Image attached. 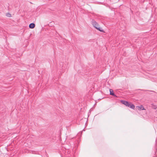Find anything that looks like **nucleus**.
Returning <instances> with one entry per match:
<instances>
[{"instance_id": "nucleus-1", "label": "nucleus", "mask_w": 157, "mask_h": 157, "mask_svg": "<svg viewBox=\"0 0 157 157\" xmlns=\"http://www.w3.org/2000/svg\"><path fill=\"white\" fill-rule=\"evenodd\" d=\"M92 24L93 26L98 30L101 32H103V30L99 27V25L94 20H92L91 21Z\"/></svg>"}, {"instance_id": "nucleus-2", "label": "nucleus", "mask_w": 157, "mask_h": 157, "mask_svg": "<svg viewBox=\"0 0 157 157\" xmlns=\"http://www.w3.org/2000/svg\"><path fill=\"white\" fill-rule=\"evenodd\" d=\"M121 102L122 104L125 105L126 106H128L130 108H131L132 109H134V108L135 106L133 105L130 104L127 101L121 100Z\"/></svg>"}, {"instance_id": "nucleus-3", "label": "nucleus", "mask_w": 157, "mask_h": 157, "mask_svg": "<svg viewBox=\"0 0 157 157\" xmlns=\"http://www.w3.org/2000/svg\"><path fill=\"white\" fill-rule=\"evenodd\" d=\"M138 110H140V111L142 110L144 111L143 113H146V111L145 109L144 108V106L142 105H141L139 106H138Z\"/></svg>"}, {"instance_id": "nucleus-4", "label": "nucleus", "mask_w": 157, "mask_h": 157, "mask_svg": "<svg viewBox=\"0 0 157 157\" xmlns=\"http://www.w3.org/2000/svg\"><path fill=\"white\" fill-rule=\"evenodd\" d=\"M35 24L33 23L30 24L29 25V28L31 29H33L35 27Z\"/></svg>"}, {"instance_id": "nucleus-5", "label": "nucleus", "mask_w": 157, "mask_h": 157, "mask_svg": "<svg viewBox=\"0 0 157 157\" xmlns=\"http://www.w3.org/2000/svg\"><path fill=\"white\" fill-rule=\"evenodd\" d=\"M109 91L110 95L113 96H114L116 97V96L113 93V91L112 90L110 89L109 90Z\"/></svg>"}, {"instance_id": "nucleus-6", "label": "nucleus", "mask_w": 157, "mask_h": 157, "mask_svg": "<svg viewBox=\"0 0 157 157\" xmlns=\"http://www.w3.org/2000/svg\"><path fill=\"white\" fill-rule=\"evenodd\" d=\"M7 16V17H10L11 16V14H10V13H8V14H7L6 15Z\"/></svg>"}]
</instances>
